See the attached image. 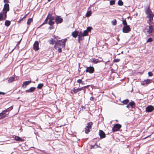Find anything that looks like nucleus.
<instances>
[{"mask_svg":"<svg viewBox=\"0 0 154 154\" xmlns=\"http://www.w3.org/2000/svg\"><path fill=\"white\" fill-rule=\"evenodd\" d=\"M50 13H49L48 15L47 16V17L45 19V20L44 22L40 25L41 26H42L44 24H45L47 23V21L48 20V17L49 16Z\"/></svg>","mask_w":154,"mask_h":154,"instance_id":"nucleus-21","label":"nucleus"},{"mask_svg":"<svg viewBox=\"0 0 154 154\" xmlns=\"http://www.w3.org/2000/svg\"><path fill=\"white\" fill-rule=\"evenodd\" d=\"M51 0H48V2H50Z\"/></svg>","mask_w":154,"mask_h":154,"instance_id":"nucleus-61","label":"nucleus"},{"mask_svg":"<svg viewBox=\"0 0 154 154\" xmlns=\"http://www.w3.org/2000/svg\"><path fill=\"white\" fill-rule=\"evenodd\" d=\"M78 140H80V139H78Z\"/></svg>","mask_w":154,"mask_h":154,"instance_id":"nucleus-63","label":"nucleus"},{"mask_svg":"<svg viewBox=\"0 0 154 154\" xmlns=\"http://www.w3.org/2000/svg\"><path fill=\"white\" fill-rule=\"evenodd\" d=\"M4 112H2L0 113V116L2 117V118H5L6 117V115H4L3 114Z\"/></svg>","mask_w":154,"mask_h":154,"instance_id":"nucleus-41","label":"nucleus"},{"mask_svg":"<svg viewBox=\"0 0 154 154\" xmlns=\"http://www.w3.org/2000/svg\"><path fill=\"white\" fill-rule=\"evenodd\" d=\"M67 40V38L61 39L58 40L56 42V44L55 45L54 48L57 49V45H59L62 47V48L64 47L65 45V43Z\"/></svg>","mask_w":154,"mask_h":154,"instance_id":"nucleus-2","label":"nucleus"},{"mask_svg":"<svg viewBox=\"0 0 154 154\" xmlns=\"http://www.w3.org/2000/svg\"><path fill=\"white\" fill-rule=\"evenodd\" d=\"M99 135L100 138H104L105 137V134L102 131L100 130L99 133Z\"/></svg>","mask_w":154,"mask_h":154,"instance_id":"nucleus-15","label":"nucleus"},{"mask_svg":"<svg viewBox=\"0 0 154 154\" xmlns=\"http://www.w3.org/2000/svg\"><path fill=\"white\" fill-rule=\"evenodd\" d=\"M14 138L15 140L17 141H22V139L21 138H20V137H19L18 136H15Z\"/></svg>","mask_w":154,"mask_h":154,"instance_id":"nucleus-25","label":"nucleus"},{"mask_svg":"<svg viewBox=\"0 0 154 154\" xmlns=\"http://www.w3.org/2000/svg\"><path fill=\"white\" fill-rule=\"evenodd\" d=\"M117 21L116 19H114L111 22L112 24L113 25H115L116 24Z\"/></svg>","mask_w":154,"mask_h":154,"instance_id":"nucleus-36","label":"nucleus"},{"mask_svg":"<svg viewBox=\"0 0 154 154\" xmlns=\"http://www.w3.org/2000/svg\"><path fill=\"white\" fill-rule=\"evenodd\" d=\"M5 93H4L0 92V94H4Z\"/></svg>","mask_w":154,"mask_h":154,"instance_id":"nucleus-57","label":"nucleus"},{"mask_svg":"<svg viewBox=\"0 0 154 154\" xmlns=\"http://www.w3.org/2000/svg\"><path fill=\"white\" fill-rule=\"evenodd\" d=\"M21 40V39L18 42V43H17V45H19V44H20V42Z\"/></svg>","mask_w":154,"mask_h":154,"instance_id":"nucleus-56","label":"nucleus"},{"mask_svg":"<svg viewBox=\"0 0 154 154\" xmlns=\"http://www.w3.org/2000/svg\"><path fill=\"white\" fill-rule=\"evenodd\" d=\"M13 109V108L12 106H11L9 107V108H7V109H6L5 110H4V111H5V112H9L10 110H12Z\"/></svg>","mask_w":154,"mask_h":154,"instance_id":"nucleus-30","label":"nucleus"},{"mask_svg":"<svg viewBox=\"0 0 154 154\" xmlns=\"http://www.w3.org/2000/svg\"><path fill=\"white\" fill-rule=\"evenodd\" d=\"M92 125V122H89L86 127L85 128V132L86 134H88L90 131V130L91 128V125Z\"/></svg>","mask_w":154,"mask_h":154,"instance_id":"nucleus-4","label":"nucleus"},{"mask_svg":"<svg viewBox=\"0 0 154 154\" xmlns=\"http://www.w3.org/2000/svg\"><path fill=\"white\" fill-rule=\"evenodd\" d=\"M54 21L49 20V21L48 22V23L49 25H52L54 24Z\"/></svg>","mask_w":154,"mask_h":154,"instance_id":"nucleus-38","label":"nucleus"},{"mask_svg":"<svg viewBox=\"0 0 154 154\" xmlns=\"http://www.w3.org/2000/svg\"><path fill=\"white\" fill-rule=\"evenodd\" d=\"M36 89V88L32 87L30 88L29 89L26 90L25 91L26 92L31 93L33 92Z\"/></svg>","mask_w":154,"mask_h":154,"instance_id":"nucleus-17","label":"nucleus"},{"mask_svg":"<svg viewBox=\"0 0 154 154\" xmlns=\"http://www.w3.org/2000/svg\"><path fill=\"white\" fill-rule=\"evenodd\" d=\"M55 20L56 23L59 24L62 22L63 19L60 16H57L55 17Z\"/></svg>","mask_w":154,"mask_h":154,"instance_id":"nucleus-8","label":"nucleus"},{"mask_svg":"<svg viewBox=\"0 0 154 154\" xmlns=\"http://www.w3.org/2000/svg\"><path fill=\"white\" fill-rule=\"evenodd\" d=\"M130 106L129 105V104H128L127 106H126V107L128 108H129L130 107Z\"/></svg>","mask_w":154,"mask_h":154,"instance_id":"nucleus-53","label":"nucleus"},{"mask_svg":"<svg viewBox=\"0 0 154 154\" xmlns=\"http://www.w3.org/2000/svg\"><path fill=\"white\" fill-rule=\"evenodd\" d=\"M32 21V18H29L28 19L27 22V24L28 25H29L31 23V22Z\"/></svg>","mask_w":154,"mask_h":154,"instance_id":"nucleus-34","label":"nucleus"},{"mask_svg":"<svg viewBox=\"0 0 154 154\" xmlns=\"http://www.w3.org/2000/svg\"><path fill=\"white\" fill-rule=\"evenodd\" d=\"M91 13L92 12L91 11H87L86 14V17H90L91 15Z\"/></svg>","mask_w":154,"mask_h":154,"instance_id":"nucleus-27","label":"nucleus"},{"mask_svg":"<svg viewBox=\"0 0 154 154\" xmlns=\"http://www.w3.org/2000/svg\"><path fill=\"white\" fill-rule=\"evenodd\" d=\"M99 147V146H98L97 145V146H96L95 147H96V148H97V147Z\"/></svg>","mask_w":154,"mask_h":154,"instance_id":"nucleus-59","label":"nucleus"},{"mask_svg":"<svg viewBox=\"0 0 154 154\" xmlns=\"http://www.w3.org/2000/svg\"><path fill=\"white\" fill-rule=\"evenodd\" d=\"M53 37H54L55 39H60V38L58 36H56L55 35H53L52 36Z\"/></svg>","mask_w":154,"mask_h":154,"instance_id":"nucleus-45","label":"nucleus"},{"mask_svg":"<svg viewBox=\"0 0 154 154\" xmlns=\"http://www.w3.org/2000/svg\"><path fill=\"white\" fill-rule=\"evenodd\" d=\"M48 19L49 20L53 21L54 19V17L52 16V14H50V13L49 16L48 17Z\"/></svg>","mask_w":154,"mask_h":154,"instance_id":"nucleus-26","label":"nucleus"},{"mask_svg":"<svg viewBox=\"0 0 154 154\" xmlns=\"http://www.w3.org/2000/svg\"><path fill=\"white\" fill-rule=\"evenodd\" d=\"M129 104L130 106L132 108H134V106L135 105V103L134 101H131V102L129 103Z\"/></svg>","mask_w":154,"mask_h":154,"instance_id":"nucleus-24","label":"nucleus"},{"mask_svg":"<svg viewBox=\"0 0 154 154\" xmlns=\"http://www.w3.org/2000/svg\"><path fill=\"white\" fill-rule=\"evenodd\" d=\"M43 86V84L40 83L38 84V85L37 88L38 89H41Z\"/></svg>","mask_w":154,"mask_h":154,"instance_id":"nucleus-32","label":"nucleus"},{"mask_svg":"<svg viewBox=\"0 0 154 154\" xmlns=\"http://www.w3.org/2000/svg\"><path fill=\"white\" fill-rule=\"evenodd\" d=\"M9 11V5L8 4L5 3V4L4 8L3 9V11H6L7 12Z\"/></svg>","mask_w":154,"mask_h":154,"instance_id":"nucleus-13","label":"nucleus"},{"mask_svg":"<svg viewBox=\"0 0 154 154\" xmlns=\"http://www.w3.org/2000/svg\"><path fill=\"white\" fill-rule=\"evenodd\" d=\"M149 76H151L153 75L152 73L151 72H149L148 73Z\"/></svg>","mask_w":154,"mask_h":154,"instance_id":"nucleus-47","label":"nucleus"},{"mask_svg":"<svg viewBox=\"0 0 154 154\" xmlns=\"http://www.w3.org/2000/svg\"><path fill=\"white\" fill-rule=\"evenodd\" d=\"M154 109L153 107L151 105L149 106L146 108V111L147 112H150Z\"/></svg>","mask_w":154,"mask_h":154,"instance_id":"nucleus-10","label":"nucleus"},{"mask_svg":"<svg viewBox=\"0 0 154 154\" xmlns=\"http://www.w3.org/2000/svg\"><path fill=\"white\" fill-rule=\"evenodd\" d=\"M152 82V79H147L142 81L141 82V84L143 85H147L149 84Z\"/></svg>","mask_w":154,"mask_h":154,"instance_id":"nucleus-6","label":"nucleus"},{"mask_svg":"<svg viewBox=\"0 0 154 154\" xmlns=\"http://www.w3.org/2000/svg\"><path fill=\"white\" fill-rule=\"evenodd\" d=\"M131 31V28L129 25L124 26L122 29V32L125 33L129 32Z\"/></svg>","mask_w":154,"mask_h":154,"instance_id":"nucleus-7","label":"nucleus"},{"mask_svg":"<svg viewBox=\"0 0 154 154\" xmlns=\"http://www.w3.org/2000/svg\"><path fill=\"white\" fill-rule=\"evenodd\" d=\"M123 51H122L121 52V54H123Z\"/></svg>","mask_w":154,"mask_h":154,"instance_id":"nucleus-60","label":"nucleus"},{"mask_svg":"<svg viewBox=\"0 0 154 154\" xmlns=\"http://www.w3.org/2000/svg\"><path fill=\"white\" fill-rule=\"evenodd\" d=\"M109 4L110 5H112L115 4V1L114 0H111L110 1Z\"/></svg>","mask_w":154,"mask_h":154,"instance_id":"nucleus-39","label":"nucleus"},{"mask_svg":"<svg viewBox=\"0 0 154 154\" xmlns=\"http://www.w3.org/2000/svg\"><path fill=\"white\" fill-rule=\"evenodd\" d=\"M122 24L124 26H128L127 25V23L126 20H124L122 21Z\"/></svg>","mask_w":154,"mask_h":154,"instance_id":"nucleus-37","label":"nucleus"},{"mask_svg":"<svg viewBox=\"0 0 154 154\" xmlns=\"http://www.w3.org/2000/svg\"><path fill=\"white\" fill-rule=\"evenodd\" d=\"M38 150L40 151H41L42 152L41 153V154H48V153L46 152H45V151L44 150H42L40 149H38Z\"/></svg>","mask_w":154,"mask_h":154,"instance_id":"nucleus-43","label":"nucleus"},{"mask_svg":"<svg viewBox=\"0 0 154 154\" xmlns=\"http://www.w3.org/2000/svg\"><path fill=\"white\" fill-rule=\"evenodd\" d=\"M94 71V68L93 67L91 66L87 67L86 70V72H89L91 74L93 73Z\"/></svg>","mask_w":154,"mask_h":154,"instance_id":"nucleus-9","label":"nucleus"},{"mask_svg":"<svg viewBox=\"0 0 154 154\" xmlns=\"http://www.w3.org/2000/svg\"><path fill=\"white\" fill-rule=\"evenodd\" d=\"M26 16H25L23 18V19L25 18H26Z\"/></svg>","mask_w":154,"mask_h":154,"instance_id":"nucleus-58","label":"nucleus"},{"mask_svg":"<svg viewBox=\"0 0 154 154\" xmlns=\"http://www.w3.org/2000/svg\"><path fill=\"white\" fill-rule=\"evenodd\" d=\"M91 61L94 63H97L99 62V60L98 59H96L95 58H93L91 60Z\"/></svg>","mask_w":154,"mask_h":154,"instance_id":"nucleus-23","label":"nucleus"},{"mask_svg":"<svg viewBox=\"0 0 154 154\" xmlns=\"http://www.w3.org/2000/svg\"><path fill=\"white\" fill-rule=\"evenodd\" d=\"M78 33L77 31H75L73 32L72 33V35L74 38H76L78 35Z\"/></svg>","mask_w":154,"mask_h":154,"instance_id":"nucleus-18","label":"nucleus"},{"mask_svg":"<svg viewBox=\"0 0 154 154\" xmlns=\"http://www.w3.org/2000/svg\"><path fill=\"white\" fill-rule=\"evenodd\" d=\"M7 12H6V11H3V14H4V18H5V20L6 19V17H7Z\"/></svg>","mask_w":154,"mask_h":154,"instance_id":"nucleus-40","label":"nucleus"},{"mask_svg":"<svg viewBox=\"0 0 154 154\" xmlns=\"http://www.w3.org/2000/svg\"><path fill=\"white\" fill-rule=\"evenodd\" d=\"M78 41L79 42H80V41L81 40H82L84 38L83 37L84 36H83V35H82V32H80L79 34H78Z\"/></svg>","mask_w":154,"mask_h":154,"instance_id":"nucleus-14","label":"nucleus"},{"mask_svg":"<svg viewBox=\"0 0 154 154\" xmlns=\"http://www.w3.org/2000/svg\"><path fill=\"white\" fill-rule=\"evenodd\" d=\"M145 13L146 18L148 19V20H147V23L150 25V23L153 20L154 14L152 13L149 7H147L145 9Z\"/></svg>","mask_w":154,"mask_h":154,"instance_id":"nucleus-1","label":"nucleus"},{"mask_svg":"<svg viewBox=\"0 0 154 154\" xmlns=\"http://www.w3.org/2000/svg\"><path fill=\"white\" fill-rule=\"evenodd\" d=\"M48 42L50 44L54 45V44H56V42L55 41L53 40V38H51L50 40L48 41Z\"/></svg>","mask_w":154,"mask_h":154,"instance_id":"nucleus-19","label":"nucleus"},{"mask_svg":"<svg viewBox=\"0 0 154 154\" xmlns=\"http://www.w3.org/2000/svg\"><path fill=\"white\" fill-rule=\"evenodd\" d=\"M95 145H91V149H94V148H96V147H95Z\"/></svg>","mask_w":154,"mask_h":154,"instance_id":"nucleus-49","label":"nucleus"},{"mask_svg":"<svg viewBox=\"0 0 154 154\" xmlns=\"http://www.w3.org/2000/svg\"><path fill=\"white\" fill-rule=\"evenodd\" d=\"M129 102V100L128 99L125 100L123 101H122L121 102L124 104H127Z\"/></svg>","mask_w":154,"mask_h":154,"instance_id":"nucleus-28","label":"nucleus"},{"mask_svg":"<svg viewBox=\"0 0 154 154\" xmlns=\"http://www.w3.org/2000/svg\"><path fill=\"white\" fill-rule=\"evenodd\" d=\"M14 80V78L13 77H10L8 80V83H10Z\"/></svg>","mask_w":154,"mask_h":154,"instance_id":"nucleus-22","label":"nucleus"},{"mask_svg":"<svg viewBox=\"0 0 154 154\" xmlns=\"http://www.w3.org/2000/svg\"><path fill=\"white\" fill-rule=\"evenodd\" d=\"M14 49H13V50H12L13 51V50H14Z\"/></svg>","mask_w":154,"mask_h":154,"instance_id":"nucleus-62","label":"nucleus"},{"mask_svg":"<svg viewBox=\"0 0 154 154\" xmlns=\"http://www.w3.org/2000/svg\"><path fill=\"white\" fill-rule=\"evenodd\" d=\"M145 30H146V32L147 33L150 34L152 32L153 27L152 26L150 25L149 27V28L146 29Z\"/></svg>","mask_w":154,"mask_h":154,"instance_id":"nucleus-11","label":"nucleus"},{"mask_svg":"<svg viewBox=\"0 0 154 154\" xmlns=\"http://www.w3.org/2000/svg\"><path fill=\"white\" fill-rule=\"evenodd\" d=\"M23 20V18H21V19H20V20L19 21H18V23H20V21H21Z\"/></svg>","mask_w":154,"mask_h":154,"instance_id":"nucleus-51","label":"nucleus"},{"mask_svg":"<svg viewBox=\"0 0 154 154\" xmlns=\"http://www.w3.org/2000/svg\"><path fill=\"white\" fill-rule=\"evenodd\" d=\"M82 35L84 36H86L88 35V32L87 31V30H85L83 33H82Z\"/></svg>","mask_w":154,"mask_h":154,"instance_id":"nucleus-35","label":"nucleus"},{"mask_svg":"<svg viewBox=\"0 0 154 154\" xmlns=\"http://www.w3.org/2000/svg\"><path fill=\"white\" fill-rule=\"evenodd\" d=\"M77 82L81 84L82 85H85L84 82L81 79H79L78 80H77Z\"/></svg>","mask_w":154,"mask_h":154,"instance_id":"nucleus-31","label":"nucleus"},{"mask_svg":"<svg viewBox=\"0 0 154 154\" xmlns=\"http://www.w3.org/2000/svg\"><path fill=\"white\" fill-rule=\"evenodd\" d=\"M153 84H154V81H153Z\"/></svg>","mask_w":154,"mask_h":154,"instance_id":"nucleus-64","label":"nucleus"},{"mask_svg":"<svg viewBox=\"0 0 154 154\" xmlns=\"http://www.w3.org/2000/svg\"><path fill=\"white\" fill-rule=\"evenodd\" d=\"M121 127V125L119 124H116L112 128L113 132L118 131Z\"/></svg>","mask_w":154,"mask_h":154,"instance_id":"nucleus-5","label":"nucleus"},{"mask_svg":"<svg viewBox=\"0 0 154 154\" xmlns=\"http://www.w3.org/2000/svg\"><path fill=\"white\" fill-rule=\"evenodd\" d=\"M87 86H84L82 87L81 88H78L77 89H75L74 88L72 91L74 93H77L78 92L82 90H83L84 91L83 93H85L86 90V88H87Z\"/></svg>","mask_w":154,"mask_h":154,"instance_id":"nucleus-3","label":"nucleus"},{"mask_svg":"<svg viewBox=\"0 0 154 154\" xmlns=\"http://www.w3.org/2000/svg\"><path fill=\"white\" fill-rule=\"evenodd\" d=\"M11 24V22L9 20H6L5 22V25L7 26H9Z\"/></svg>","mask_w":154,"mask_h":154,"instance_id":"nucleus-29","label":"nucleus"},{"mask_svg":"<svg viewBox=\"0 0 154 154\" xmlns=\"http://www.w3.org/2000/svg\"><path fill=\"white\" fill-rule=\"evenodd\" d=\"M94 98L93 97H91L90 98V100H94Z\"/></svg>","mask_w":154,"mask_h":154,"instance_id":"nucleus-52","label":"nucleus"},{"mask_svg":"<svg viewBox=\"0 0 154 154\" xmlns=\"http://www.w3.org/2000/svg\"><path fill=\"white\" fill-rule=\"evenodd\" d=\"M2 112H4V113H3V114L4 115H6V112H5V111H4V110H3V111H2Z\"/></svg>","mask_w":154,"mask_h":154,"instance_id":"nucleus-55","label":"nucleus"},{"mask_svg":"<svg viewBox=\"0 0 154 154\" xmlns=\"http://www.w3.org/2000/svg\"><path fill=\"white\" fill-rule=\"evenodd\" d=\"M118 4L119 6H122L123 5V2L121 0H119L118 2Z\"/></svg>","mask_w":154,"mask_h":154,"instance_id":"nucleus-33","label":"nucleus"},{"mask_svg":"<svg viewBox=\"0 0 154 154\" xmlns=\"http://www.w3.org/2000/svg\"><path fill=\"white\" fill-rule=\"evenodd\" d=\"M33 49L35 51L38 50V43L37 41L35 42L33 44Z\"/></svg>","mask_w":154,"mask_h":154,"instance_id":"nucleus-12","label":"nucleus"},{"mask_svg":"<svg viewBox=\"0 0 154 154\" xmlns=\"http://www.w3.org/2000/svg\"><path fill=\"white\" fill-rule=\"evenodd\" d=\"M4 2L5 3L8 2V0H4Z\"/></svg>","mask_w":154,"mask_h":154,"instance_id":"nucleus-54","label":"nucleus"},{"mask_svg":"<svg viewBox=\"0 0 154 154\" xmlns=\"http://www.w3.org/2000/svg\"><path fill=\"white\" fill-rule=\"evenodd\" d=\"M31 82V81H28L24 82L22 85V87L23 88H25L26 86Z\"/></svg>","mask_w":154,"mask_h":154,"instance_id":"nucleus-16","label":"nucleus"},{"mask_svg":"<svg viewBox=\"0 0 154 154\" xmlns=\"http://www.w3.org/2000/svg\"><path fill=\"white\" fill-rule=\"evenodd\" d=\"M58 52L59 53H60L62 52V49H61V48H58Z\"/></svg>","mask_w":154,"mask_h":154,"instance_id":"nucleus-50","label":"nucleus"},{"mask_svg":"<svg viewBox=\"0 0 154 154\" xmlns=\"http://www.w3.org/2000/svg\"><path fill=\"white\" fill-rule=\"evenodd\" d=\"M54 28V27L53 26L51 25V26L49 27V29L51 30V29H53Z\"/></svg>","mask_w":154,"mask_h":154,"instance_id":"nucleus-48","label":"nucleus"},{"mask_svg":"<svg viewBox=\"0 0 154 154\" xmlns=\"http://www.w3.org/2000/svg\"><path fill=\"white\" fill-rule=\"evenodd\" d=\"M4 15L3 11H2L0 13V20H5Z\"/></svg>","mask_w":154,"mask_h":154,"instance_id":"nucleus-20","label":"nucleus"},{"mask_svg":"<svg viewBox=\"0 0 154 154\" xmlns=\"http://www.w3.org/2000/svg\"><path fill=\"white\" fill-rule=\"evenodd\" d=\"M91 29H92V27H91L89 26L87 28V29L86 30H87V31L88 32L91 31Z\"/></svg>","mask_w":154,"mask_h":154,"instance_id":"nucleus-42","label":"nucleus"},{"mask_svg":"<svg viewBox=\"0 0 154 154\" xmlns=\"http://www.w3.org/2000/svg\"><path fill=\"white\" fill-rule=\"evenodd\" d=\"M120 61V59H115L113 60V62L115 63H117Z\"/></svg>","mask_w":154,"mask_h":154,"instance_id":"nucleus-44","label":"nucleus"},{"mask_svg":"<svg viewBox=\"0 0 154 154\" xmlns=\"http://www.w3.org/2000/svg\"><path fill=\"white\" fill-rule=\"evenodd\" d=\"M152 41V39L151 38H149L147 40V42H150Z\"/></svg>","mask_w":154,"mask_h":154,"instance_id":"nucleus-46","label":"nucleus"}]
</instances>
